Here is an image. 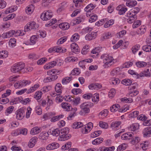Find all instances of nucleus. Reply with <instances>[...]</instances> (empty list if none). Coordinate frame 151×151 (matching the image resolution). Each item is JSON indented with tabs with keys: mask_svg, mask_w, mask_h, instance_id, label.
Wrapping results in <instances>:
<instances>
[{
	"mask_svg": "<svg viewBox=\"0 0 151 151\" xmlns=\"http://www.w3.org/2000/svg\"><path fill=\"white\" fill-rule=\"evenodd\" d=\"M61 106L64 110L67 111H70L71 107L70 104L67 103H62L61 104Z\"/></svg>",
	"mask_w": 151,
	"mask_h": 151,
	"instance_id": "24",
	"label": "nucleus"
},
{
	"mask_svg": "<svg viewBox=\"0 0 151 151\" xmlns=\"http://www.w3.org/2000/svg\"><path fill=\"white\" fill-rule=\"evenodd\" d=\"M139 125L138 123L133 124L129 127V129L130 131H135L139 129Z\"/></svg>",
	"mask_w": 151,
	"mask_h": 151,
	"instance_id": "25",
	"label": "nucleus"
},
{
	"mask_svg": "<svg viewBox=\"0 0 151 151\" xmlns=\"http://www.w3.org/2000/svg\"><path fill=\"white\" fill-rule=\"evenodd\" d=\"M90 107L91 103L90 102H87L82 103L80 105L81 110L79 112V114L81 116H83L88 113L90 112Z\"/></svg>",
	"mask_w": 151,
	"mask_h": 151,
	"instance_id": "3",
	"label": "nucleus"
},
{
	"mask_svg": "<svg viewBox=\"0 0 151 151\" xmlns=\"http://www.w3.org/2000/svg\"><path fill=\"white\" fill-rule=\"evenodd\" d=\"M103 140V139L102 138L98 137L93 140L92 142V143L93 145H98L102 142Z\"/></svg>",
	"mask_w": 151,
	"mask_h": 151,
	"instance_id": "34",
	"label": "nucleus"
},
{
	"mask_svg": "<svg viewBox=\"0 0 151 151\" xmlns=\"http://www.w3.org/2000/svg\"><path fill=\"white\" fill-rule=\"evenodd\" d=\"M72 92L74 94L76 95L81 93L82 91L79 88H75L72 90Z\"/></svg>",
	"mask_w": 151,
	"mask_h": 151,
	"instance_id": "63",
	"label": "nucleus"
},
{
	"mask_svg": "<svg viewBox=\"0 0 151 151\" xmlns=\"http://www.w3.org/2000/svg\"><path fill=\"white\" fill-rule=\"evenodd\" d=\"M139 93V91L136 89H130L129 90L128 95L129 96L131 97H134Z\"/></svg>",
	"mask_w": 151,
	"mask_h": 151,
	"instance_id": "21",
	"label": "nucleus"
},
{
	"mask_svg": "<svg viewBox=\"0 0 151 151\" xmlns=\"http://www.w3.org/2000/svg\"><path fill=\"white\" fill-rule=\"evenodd\" d=\"M62 88L61 84L57 83V101L59 102H61L63 99V97L60 95L62 92Z\"/></svg>",
	"mask_w": 151,
	"mask_h": 151,
	"instance_id": "7",
	"label": "nucleus"
},
{
	"mask_svg": "<svg viewBox=\"0 0 151 151\" xmlns=\"http://www.w3.org/2000/svg\"><path fill=\"white\" fill-rule=\"evenodd\" d=\"M93 126V124L90 122L85 126H83L81 129L82 133L83 134H87L89 132Z\"/></svg>",
	"mask_w": 151,
	"mask_h": 151,
	"instance_id": "5",
	"label": "nucleus"
},
{
	"mask_svg": "<svg viewBox=\"0 0 151 151\" xmlns=\"http://www.w3.org/2000/svg\"><path fill=\"white\" fill-rule=\"evenodd\" d=\"M120 69L119 68H116L112 69L111 71L110 74L112 76H114L117 75L119 72Z\"/></svg>",
	"mask_w": 151,
	"mask_h": 151,
	"instance_id": "41",
	"label": "nucleus"
},
{
	"mask_svg": "<svg viewBox=\"0 0 151 151\" xmlns=\"http://www.w3.org/2000/svg\"><path fill=\"white\" fill-rule=\"evenodd\" d=\"M72 80V78L70 77H66L63 78L62 80V83L63 84H67L70 83Z\"/></svg>",
	"mask_w": 151,
	"mask_h": 151,
	"instance_id": "50",
	"label": "nucleus"
},
{
	"mask_svg": "<svg viewBox=\"0 0 151 151\" xmlns=\"http://www.w3.org/2000/svg\"><path fill=\"white\" fill-rule=\"evenodd\" d=\"M97 36L96 33L92 32L91 33L87 34L85 37V39L87 40H91L95 39Z\"/></svg>",
	"mask_w": 151,
	"mask_h": 151,
	"instance_id": "15",
	"label": "nucleus"
},
{
	"mask_svg": "<svg viewBox=\"0 0 151 151\" xmlns=\"http://www.w3.org/2000/svg\"><path fill=\"white\" fill-rule=\"evenodd\" d=\"M16 118L17 119L21 120L23 118L25 115V111L23 108H21L15 112Z\"/></svg>",
	"mask_w": 151,
	"mask_h": 151,
	"instance_id": "8",
	"label": "nucleus"
},
{
	"mask_svg": "<svg viewBox=\"0 0 151 151\" xmlns=\"http://www.w3.org/2000/svg\"><path fill=\"white\" fill-rule=\"evenodd\" d=\"M31 81L26 80H23L22 81H19L15 83L14 86L16 88H21L22 86H25L27 85L30 84Z\"/></svg>",
	"mask_w": 151,
	"mask_h": 151,
	"instance_id": "9",
	"label": "nucleus"
},
{
	"mask_svg": "<svg viewBox=\"0 0 151 151\" xmlns=\"http://www.w3.org/2000/svg\"><path fill=\"white\" fill-rule=\"evenodd\" d=\"M59 26L61 29L63 30H65L69 28L70 25L68 23L64 22L60 24L59 25Z\"/></svg>",
	"mask_w": 151,
	"mask_h": 151,
	"instance_id": "23",
	"label": "nucleus"
},
{
	"mask_svg": "<svg viewBox=\"0 0 151 151\" xmlns=\"http://www.w3.org/2000/svg\"><path fill=\"white\" fill-rule=\"evenodd\" d=\"M140 140V137H135L131 139V143L133 145L137 143Z\"/></svg>",
	"mask_w": 151,
	"mask_h": 151,
	"instance_id": "53",
	"label": "nucleus"
},
{
	"mask_svg": "<svg viewBox=\"0 0 151 151\" xmlns=\"http://www.w3.org/2000/svg\"><path fill=\"white\" fill-rule=\"evenodd\" d=\"M56 22V19H54L51 20L50 22L49 23L46 24L45 26L48 27L49 26H52V27L53 29H55L57 28Z\"/></svg>",
	"mask_w": 151,
	"mask_h": 151,
	"instance_id": "18",
	"label": "nucleus"
},
{
	"mask_svg": "<svg viewBox=\"0 0 151 151\" xmlns=\"http://www.w3.org/2000/svg\"><path fill=\"white\" fill-rule=\"evenodd\" d=\"M121 101L123 103H131L133 102V100L132 98H127V97H124L121 98Z\"/></svg>",
	"mask_w": 151,
	"mask_h": 151,
	"instance_id": "52",
	"label": "nucleus"
},
{
	"mask_svg": "<svg viewBox=\"0 0 151 151\" xmlns=\"http://www.w3.org/2000/svg\"><path fill=\"white\" fill-rule=\"evenodd\" d=\"M137 4V2L135 0H129L127 1L126 3V5L129 8H132Z\"/></svg>",
	"mask_w": 151,
	"mask_h": 151,
	"instance_id": "22",
	"label": "nucleus"
},
{
	"mask_svg": "<svg viewBox=\"0 0 151 151\" xmlns=\"http://www.w3.org/2000/svg\"><path fill=\"white\" fill-rule=\"evenodd\" d=\"M56 143H52L48 145V146H47L46 147V149L48 150L54 149L56 148Z\"/></svg>",
	"mask_w": 151,
	"mask_h": 151,
	"instance_id": "46",
	"label": "nucleus"
},
{
	"mask_svg": "<svg viewBox=\"0 0 151 151\" xmlns=\"http://www.w3.org/2000/svg\"><path fill=\"white\" fill-rule=\"evenodd\" d=\"M100 58L103 60L104 63L103 66L105 68H108L114 63V59L113 57L107 54L102 55L101 56Z\"/></svg>",
	"mask_w": 151,
	"mask_h": 151,
	"instance_id": "1",
	"label": "nucleus"
},
{
	"mask_svg": "<svg viewBox=\"0 0 151 151\" xmlns=\"http://www.w3.org/2000/svg\"><path fill=\"white\" fill-rule=\"evenodd\" d=\"M133 64L132 62L128 61L126 62L121 65V68H129L131 67Z\"/></svg>",
	"mask_w": 151,
	"mask_h": 151,
	"instance_id": "40",
	"label": "nucleus"
},
{
	"mask_svg": "<svg viewBox=\"0 0 151 151\" xmlns=\"http://www.w3.org/2000/svg\"><path fill=\"white\" fill-rule=\"evenodd\" d=\"M133 134L132 132H127L122 135L121 138L123 140H129L133 137Z\"/></svg>",
	"mask_w": 151,
	"mask_h": 151,
	"instance_id": "16",
	"label": "nucleus"
},
{
	"mask_svg": "<svg viewBox=\"0 0 151 151\" xmlns=\"http://www.w3.org/2000/svg\"><path fill=\"white\" fill-rule=\"evenodd\" d=\"M42 93L41 91H37L34 95V98L37 100L40 99L42 97Z\"/></svg>",
	"mask_w": 151,
	"mask_h": 151,
	"instance_id": "57",
	"label": "nucleus"
},
{
	"mask_svg": "<svg viewBox=\"0 0 151 151\" xmlns=\"http://www.w3.org/2000/svg\"><path fill=\"white\" fill-rule=\"evenodd\" d=\"M37 38L36 35L32 36L30 38V44L31 45H34L36 42V40Z\"/></svg>",
	"mask_w": 151,
	"mask_h": 151,
	"instance_id": "61",
	"label": "nucleus"
},
{
	"mask_svg": "<svg viewBox=\"0 0 151 151\" xmlns=\"http://www.w3.org/2000/svg\"><path fill=\"white\" fill-rule=\"evenodd\" d=\"M98 18L96 14H93L91 17L89 19V22L91 23L95 22Z\"/></svg>",
	"mask_w": 151,
	"mask_h": 151,
	"instance_id": "64",
	"label": "nucleus"
},
{
	"mask_svg": "<svg viewBox=\"0 0 151 151\" xmlns=\"http://www.w3.org/2000/svg\"><path fill=\"white\" fill-rule=\"evenodd\" d=\"M99 125L100 127L104 129H106L109 127L107 123L102 121H101L99 122Z\"/></svg>",
	"mask_w": 151,
	"mask_h": 151,
	"instance_id": "37",
	"label": "nucleus"
},
{
	"mask_svg": "<svg viewBox=\"0 0 151 151\" xmlns=\"http://www.w3.org/2000/svg\"><path fill=\"white\" fill-rule=\"evenodd\" d=\"M37 140V138L36 137H34L31 139L28 144V146L29 148L33 147L35 145Z\"/></svg>",
	"mask_w": 151,
	"mask_h": 151,
	"instance_id": "19",
	"label": "nucleus"
},
{
	"mask_svg": "<svg viewBox=\"0 0 151 151\" xmlns=\"http://www.w3.org/2000/svg\"><path fill=\"white\" fill-rule=\"evenodd\" d=\"M111 37V34L109 32L104 33L102 35L101 39L102 40H104L109 38Z\"/></svg>",
	"mask_w": 151,
	"mask_h": 151,
	"instance_id": "47",
	"label": "nucleus"
},
{
	"mask_svg": "<svg viewBox=\"0 0 151 151\" xmlns=\"http://www.w3.org/2000/svg\"><path fill=\"white\" fill-rule=\"evenodd\" d=\"M132 82V80L127 78L122 80L121 81V83L126 86H128L131 85Z\"/></svg>",
	"mask_w": 151,
	"mask_h": 151,
	"instance_id": "35",
	"label": "nucleus"
},
{
	"mask_svg": "<svg viewBox=\"0 0 151 151\" xmlns=\"http://www.w3.org/2000/svg\"><path fill=\"white\" fill-rule=\"evenodd\" d=\"M127 146L126 143H123L119 145L117 149V151H123L125 150Z\"/></svg>",
	"mask_w": 151,
	"mask_h": 151,
	"instance_id": "45",
	"label": "nucleus"
},
{
	"mask_svg": "<svg viewBox=\"0 0 151 151\" xmlns=\"http://www.w3.org/2000/svg\"><path fill=\"white\" fill-rule=\"evenodd\" d=\"M55 75H53L52 76L47 77L44 79V81L45 83H47L55 80L57 79V77H55Z\"/></svg>",
	"mask_w": 151,
	"mask_h": 151,
	"instance_id": "36",
	"label": "nucleus"
},
{
	"mask_svg": "<svg viewBox=\"0 0 151 151\" xmlns=\"http://www.w3.org/2000/svg\"><path fill=\"white\" fill-rule=\"evenodd\" d=\"M109 82L113 85H116L120 83V80L118 78L114 77L110 79Z\"/></svg>",
	"mask_w": 151,
	"mask_h": 151,
	"instance_id": "30",
	"label": "nucleus"
},
{
	"mask_svg": "<svg viewBox=\"0 0 151 151\" xmlns=\"http://www.w3.org/2000/svg\"><path fill=\"white\" fill-rule=\"evenodd\" d=\"M89 50V47L88 45H85L81 51V52L83 55H85L88 53Z\"/></svg>",
	"mask_w": 151,
	"mask_h": 151,
	"instance_id": "44",
	"label": "nucleus"
},
{
	"mask_svg": "<svg viewBox=\"0 0 151 151\" xmlns=\"http://www.w3.org/2000/svg\"><path fill=\"white\" fill-rule=\"evenodd\" d=\"M83 126V124L81 122H76L74 123L72 127L73 129H77L80 128Z\"/></svg>",
	"mask_w": 151,
	"mask_h": 151,
	"instance_id": "33",
	"label": "nucleus"
},
{
	"mask_svg": "<svg viewBox=\"0 0 151 151\" xmlns=\"http://www.w3.org/2000/svg\"><path fill=\"white\" fill-rule=\"evenodd\" d=\"M67 2H63L59 5V8L58 10L59 11H61L63 9L66 8L67 6Z\"/></svg>",
	"mask_w": 151,
	"mask_h": 151,
	"instance_id": "54",
	"label": "nucleus"
},
{
	"mask_svg": "<svg viewBox=\"0 0 151 151\" xmlns=\"http://www.w3.org/2000/svg\"><path fill=\"white\" fill-rule=\"evenodd\" d=\"M92 100L94 103H97L99 101V95L98 93H96L92 94Z\"/></svg>",
	"mask_w": 151,
	"mask_h": 151,
	"instance_id": "32",
	"label": "nucleus"
},
{
	"mask_svg": "<svg viewBox=\"0 0 151 151\" xmlns=\"http://www.w3.org/2000/svg\"><path fill=\"white\" fill-rule=\"evenodd\" d=\"M16 40L14 38H11L9 41V45L13 47H14L16 45Z\"/></svg>",
	"mask_w": 151,
	"mask_h": 151,
	"instance_id": "55",
	"label": "nucleus"
},
{
	"mask_svg": "<svg viewBox=\"0 0 151 151\" xmlns=\"http://www.w3.org/2000/svg\"><path fill=\"white\" fill-rule=\"evenodd\" d=\"M121 122L119 121H114L111 124V128L114 130L119 129L120 127Z\"/></svg>",
	"mask_w": 151,
	"mask_h": 151,
	"instance_id": "12",
	"label": "nucleus"
},
{
	"mask_svg": "<svg viewBox=\"0 0 151 151\" xmlns=\"http://www.w3.org/2000/svg\"><path fill=\"white\" fill-rule=\"evenodd\" d=\"M25 67L24 63L22 62H19L15 64L12 67L11 71L13 73H17L19 72L23 69Z\"/></svg>",
	"mask_w": 151,
	"mask_h": 151,
	"instance_id": "4",
	"label": "nucleus"
},
{
	"mask_svg": "<svg viewBox=\"0 0 151 151\" xmlns=\"http://www.w3.org/2000/svg\"><path fill=\"white\" fill-rule=\"evenodd\" d=\"M43 14L41 15V19L44 21H47L50 19L52 17L53 14L50 10L47 11L46 12H44Z\"/></svg>",
	"mask_w": 151,
	"mask_h": 151,
	"instance_id": "6",
	"label": "nucleus"
},
{
	"mask_svg": "<svg viewBox=\"0 0 151 151\" xmlns=\"http://www.w3.org/2000/svg\"><path fill=\"white\" fill-rule=\"evenodd\" d=\"M80 35L78 33H75L70 38L71 42H73L77 41L79 39Z\"/></svg>",
	"mask_w": 151,
	"mask_h": 151,
	"instance_id": "27",
	"label": "nucleus"
},
{
	"mask_svg": "<svg viewBox=\"0 0 151 151\" xmlns=\"http://www.w3.org/2000/svg\"><path fill=\"white\" fill-rule=\"evenodd\" d=\"M70 47L73 52L78 54L80 52L79 48L78 45L76 43H73L70 45Z\"/></svg>",
	"mask_w": 151,
	"mask_h": 151,
	"instance_id": "11",
	"label": "nucleus"
},
{
	"mask_svg": "<svg viewBox=\"0 0 151 151\" xmlns=\"http://www.w3.org/2000/svg\"><path fill=\"white\" fill-rule=\"evenodd\" d=\"M116 9L119 11V14L120 15L123 14L127 10V8L125 6H123L122 5L118 6Z\"/></svg>",
	"mask_w": 151,
	"mask_h": 151,
	"instance_id": "14",
	"label": "nucleus"
},
{
	"mask_svg": "<svg viewBox=\"0 0 151 151\" xmlns=\"http://www.w3.org/2000/svg\"><path fill=\"white\" fill-rule=\"evenodd\" d=\"M34 9V7L33 5L31 4L26 8L25 10V12L26 13L29 14H31L33 11Z\"/></svg>",
	"mask_w": 151,
	"mask_h": 151,
	"instance_id": "38",
	"label": "nucleus"
},
{
	"mask_svg": "<svg viewBox=\"0 0 151 151\" xmlns=\"http://www.w3.org/2000/svg\"><path fill=\"white\" fill-rule=\"evenodd\" d=\"M116 93V90L114 88H111L109 91L108 96L110 98H112L115 96Z\"/></svg>",
	"mask_w": 151,
	"mask_h": 151,
	"instance_id": "51",
	"label": "nucleus"
},
{
	"mask_svg": "<svg viewBox=\"0 0 151 151\" xmlns=\"http://www.w3.org/2000/svg\"><path fill=\"white\" fill-rule=\"evenodd\" d=\"M68 133L69 129L67 127L57 130V134H58L59 136L58 140L59 141H64L69 139L71 137V136L68 134Z\"/></svg>",
	"mask_w": 151,
	"mask_h": 151,
	"instance_id": "2",
	"label": "nucleus"
},
{
	"mask_svg": "<svg viewBox=\"0 0 151 151\" xmlns=\"http://www.w3.org/2000/svg\"><path fill=\"white\" fill-rule=\"evenodd\" d=\"M135 65L138 68H142L145 67L147 65V63L144 61H138L136 62Z\"/></svg>",
	"mask_w": 151,
	"mask_h": 151,
	"instance_id": "26",
	"label": "nucleus"
},
{
	"mask_svg": "<svg viewBox=\"0 0 151 151\" xmlns=\"http://www.w3.org/2000/svg\"><path fill=\"white\" fill-rule=\"evenodd\" d=\"M143 137L145 138L151 137V127H147L144 128L142 131Z\"/></svg>",
	"mask_w": 151,
	"mask_h": 151,
	"instance_id": "10",
	"label": "nucleus"
},
{
	"mask_svg": "<svg viewBox=\"0 0 151 151\" xmlns=\"http://www.w3.org/2000/svg\"><path fill=\"white\" fill-rule=\"evenodd\" d=\"M72 145V143L71 142H68L66 143L65 145H63L61 149L63 150H65L70 148Z\"/></svg>",
	"mask_w": 151,
	"mask_h": 151,
	"instance_id": "48",
	"label": "nucleus"
},
{
	"mask_svg": "<svg viewBox=\"0 0 151 151\" xmlns=\"http://www.w3.org/2000/svg\"><path fill=\"white\" fill-rule=\"evenodd\" d=\"M8 52L6 50L2 51L0 52V58H5L8 55Z\"/></svg>",
	"mask_w": 151,
	"mask_h": 151,
	"instance_id": "56",
	"label": "nucleus"
},
{
	"mask_svg": "<svg viewBox=\"0 0 151 151\" xmlns=\"http://www.w3.org/2000/svg\"><path fill=\"white\" fill-rule=\"evenodd\" d=\"M140 45H137L134 46L132 48V51L134 54H135L140 48Z\"/></svg>",
	"mask_w": 151,
	"mask_h": 151,
	"instance_id": "60",
	"label": "nucleus"
},
{
	"mask_svg": "<svg viewBox=\"0 0 151 151\" xmlns=\"http://www.w3.org/2000/svg\"><path fill=\"white\" fill-rule=\"evenodd\" d=\"M39 27L38 24H36V23L34 22H31L30 24L27 25L26 29L27 31L30 30L31 29H36Z\"/></svg>",
	"mask_w": 151,
	"mask_h": 151,
	"instance_id": "13",
	"label": "nucleus"
},
{
	"mask_svg": "<svg viewBox=\"0 0 151 151\" xmlns=\"http://www.w3.org/2000/svg\"><path fill=\"white\" fill-rule=\"evenodd\" d=\"M67 39L66 36H65L59 39L57 41V44H61L65 42Z\"/></svg>",
	"mask_w": 151,
	"mask_h": 151,
	"instance_id": "58",
	"label": "nucleus"
},
{
	"mask_svg": "<svg viewBox=\"0 0 151 151\" xmlns=\"http://www.w3.org/2000/svg\"><path fill=\"white\" fill-rule=\"evenodd\" d=\"M123 41L122 40H120L117 42V43L114 45L113 47L114 49L116 50L118 49L120 46H121L123 43Z\"/></svg>",
	"mask_w": 151,
	"mask_h": 151,
	"instance_id": "62",
	"label": "nucleus"
},
{
	"mask_svg": "<svg viewBox=\"0 0 151 151\" xmlns=\"http://www.w3.org/2000/svg\"><path fill=\"white\" fill-rule=\"evenodd\" d=\"M114 23V21L113 19H111L107 22L104 24V27L106 28L110 27Z\"/></svg>",
	"mask_w": 151,
	"mask_h": 151,
	"instance_id": "49",
	"label": "nucleus"
},
{
	"mask_svg": "<svg viewBox=\"0 0 151 151\" xmlns=\"http://www.w3.org/2000/svg\"><path fill=\"white\" fill-rule=\"evenodd\" d=\"M55 115V113H48L45 114L43 116V118L45 120H47L51 118L53 116Z\"/></svg>",
	"mask_w": 151,
	"mask_h": 151,
	"instance_id": "43",
	"label": "nucleus"
},
{
	"mask_svg": "<svg viewBox=\"0 0 151 151\" xmlns=\"http://www.w3.org/2000/svg\"><path fill=\"white\" fill-rule=\"evenodd\" d=\"M39 86L38 84H37L31 87L29 89L27 92V93L28 94L31 93L35 91Z\"/></svg>",
	"mask_w": 151,
	"mask_h": 151,
	"instance_id": "39",
	"label": "nucleus"
},
{
	"mask_svg": "<svg viewBox=\"0 0 151 151\" xmlns=\"http://www.w3.org/2000/svg\"><path fill=\"white\" fill-rule=\"evenodd\" d=\"M150 142L148 141H145L142 142L140 144V147L143 150H146L148 148Z\"/></svg>",
	"mask_w": 151,
	"mask_h": 151,
	"instance_id": "17",
	"label": "nucleus"
},
{
	"mask_svg": "<svg viewBox=\"0 0 151 151\" xmlns=\"http://www.w3.org/2000/svg\"><path fill=\"white\" fill-rule=\"evenodd\" d=\"M49 135V134L48 133V132H43L40 134L39 138L42 140H45L48 138Z\"/></svg>",
	"mask_w": 151,
	"mask_h": 151,
	"instance_id": "28",
	"label": "nucleus"
},
{
	"mask_svg": "<svg viewBox=\"0 0 151 151\" xmlns=\"http://www.w3.org/2000/svg\"><path fill=\"white\" fill-rule=\"evenodd\" d=\"M78 58L76 57L72 56L69 57L65 58V62H76L78 61Z\"/></svg>",
	"mask_w": 151,
	"mask_h": 151,
	"instance_id": "42",
	"label": "nucleus"
},
{
	"mask_svg": "<svg viewBox=\"0 0 151 151\" xmlns=\"http://www.w3.org/2000/svg\"><path fill=\"white\" fill-rule=\"evenodd\" d=\"M142 49L144 51L147 52H151V46L150 45H145L142 47Z\"/></svg>",
	"mask_w": 151,
	"mask_h": 151,
	"instance_id": "59",
	"label": "nucleus"
},
{
	"mask_svg": "<svg viewBox=\"0 0 151 151\" xmlns=\"http://www.w3.org/2000/svg\"><path fill=\"white\" fill-rule=\"evenodd\" d=\"M120 107V106L118 104H114L110 107V110L111 112H114L117 111Z\"/></svg>",
	"mask_w": 151,
	"mask_h": 151,
	"instance_id": "31",
	"label": "nucleus"
},
{
	"mask_svg": "<svg viewBox=\"0 0 151 151\" xmlns=\"http://www.w3.org/2000/svg\"><path fill=\"white\" fill-rule=\"evenodd\" d=\"M41 131V128L38 127H35L32 128L30 132V133L32 135H35L38 134Z\"/></svg>",
	"mask_w": 151,
	"mask_h": 151,
	"instance_id": "29",
	"label": "nucleus"
},
{
	"mask_svg": "<svg viewBox=\"0 0 151 151\" xmlns=\"http://www.w3.org/2000/svg\"><path fill=\"white\" fill-rule=\"evenodd\" d=\"M57 63L56 61H52L49 63L46 64L44 66V68L45 69H49L56 65Z\"/></svg>",
	"mask_w": 151,
	"mask_h": 151,
	"instance_id": "20",
	"label": "nucleus"
}]
</instances>
